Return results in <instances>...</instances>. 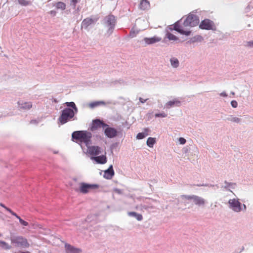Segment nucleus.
Wrapping results in <instances>:
<instances>
[{"instance_id": "nucleus-32", "label": "nucleus", "mask_w": 253, "mask_h": 253, "mask_svg": "<svg viewBox=\"0 0 253 253\" xmlns=\"http://www.w3.org/2000/svg\"><path fill=\"white\" fill-rule=\"evenodd\" d=\"M65 104L67 107H68V108L71 107V109H73L75 111V112H78V108L74 102H67Z\"/></svg>"}, {"instance_id": "nucleus-54", "label": "nucleus", "mask_w": 253, "mask_h": 253, "mask_svg": "<svg viewBox=\"0 0 253 253\" xmlns=\"http://www.w3.org/2000/svg\"><path fill=\"white\" fill-rule=\"evenodd\" d=\"M0 206L1 207H2L4 208V209H5V208H6V206H5V205H4V204H2V203H0Z\"/></svg>"}, {"instance_id": "nucleus-39", "label": "nucleus", "mask_w": 253, "mask_h": 253, "mask_svg": "<svg viewBox=\"0 0 253 253\" xmlns=\"http://www.w3.org/2000/svg\"><path fill=\"white\" fill-rule=\"evenodd\" d=\"M19 222L23 226H27L28 225V223L25 221H24V220H23L22 218H19Z\"/></svg>"}, {"instance_id": "nucleus-4", "label": "nucleus", "mask_w": 253, "mask_h": 253, "mask_svg": "<svg viewBox=\"0 0 253 253\" xmlns=\"http://www.w3.org/2000/svg\"><path fill=\"white\" fill-rule=\"evenodd\" d=\"M181 19L182 21L181 25L185 30H187L188 27H195L199 23V17L192 13H190L185 19H184V17Z\"/></svg>"}, {"instance_id": "nucleus-55", "label": "nucleus", "mask_w": 253, "mask_h": 253, "mask_svg": "<svg viewBox=\"0 0 253 253\" xmlns=\"http://www.w3.org/2000/svg\"><path fill=\"white\" fill-rule=\"evenodd\" d=\"M20 253H30L28 251H26V252H22Z\"/></svg>"}, {"instance_id": "nucleus-50", "label": "nucleus", "mask_w": 253, "mask_h": 253, "mask_svg": "<svg viewBox=\"0 0 253 253\" xmlns=\"http://www.w3.org/2000/svg\"><path fill=\"white\" fill-rule=\"evenodd\" d=\"M50 13L51 15L53 16H55L56 14V12L55 10H51L50 11Z\"/></svg>"}, {"instance_id": "nucleus-52", "label": "nucleus", "mask_w": 253, "mask_h": 253, "mask_svg": "<svg viewBox=\"0 0 253 253\" xmlns=\"http://www.w3.org/2000/svg\"><path fill=\"white\" fill-rule=\"evenodd\" d=\"M242 210H243V211H246L247 209V207L245 204H243V205L242 204Z\"/></svg>"}, {"instance_id": "nucleus-27", "label": "nucleus", "mask_w": 253, "mask_h": 253, "mask_svg": "<svg viewBox=\"0 0 253 253\" xmlns=\"http://www.w3.org/2000/svg\"><path fill=\"white\" fill-rule=\"evenodd\" d=\"M128 215L135 217L138 221H141L143 219V216L141 214L137 213L134 211L128 212Z\"/></svg>"}, {"instance_id": "nucleus-31", "label": "nucleus", "mask_w": 253, "mask_h": 253, "mask_svg": "<svg viewBox=\"0 0 253 253\" xmlns=\"http://www.w3.org/2000/svg\"><path fill=\"white\" fill-rule=\"evenodd\" d=\"M170 62L173 68H177L179 66V62L178 60L175 57H172L170 59Z\"/></svg>"}, {"instance_id": "nucleus-24", "label": "nucleus", "mask_w": 253, "mask_h": 253, "mask_svg": "<svg viewBox=\"0 0 253 253\" xmlns=\"http://www.w3.org/2000/svg\"><path fill=\"white\" fill-rule=\"evenodd\" d=\"M150 131V129L148 128H145L144 129V131L142 132H139L137 134L136 138L137 139H142L145 138L146 136L149 135L148 132Z\"/></svg>"}, {"instance_id": "nucleus-16", "label": "nucleus", "mask_w": 253, "mask_h": 253, "mask_svg": "<svg viewBox=\"0 0 253 253\" xmlns=\"http://www.w3.org/2000/svg\"><path fill=\"white\" fill-rule=\"evenodd\" d=\"M65 248L66 253H81L82 252L80 249L75 248L68 244H65Z\"/></svg>"}, {"instance_id": "nucleus-44", "label": "nucleus", "mask_w": 253, "mask_h": 253, "mask_svg": "<svg viewBox=\"0 0 253 253\" xmlns=\"http://www.w3.org/2000/svg\"><path fill=\"white\" fill-rule=\"evenodd\" d=\"M101 123L100 124H101V127H109V126L105 124V123H104L103 121H101Z\"/></svg>"}, {"instance_id": "nucleus-7", "label": "nucleus", "mask_w": 253, "mask_h": 253, "mask_svg": "<svg viewBox=\"0 0 253 253\" xmlns=\"http://www.w3.org/2000/svg\"><path fill=\"white\" fill-rule=\"evenodd\" d=\"M229 208L236 212H239L242 211V204L239 199L234 198L228 201Z\"/></svg>"}, {"instance_id": "nucleus-8", "label": "nucleus", "mask_w": 253, "mask_h": 253, "mask_svg": "<svg viewBox=\"0 0 253 253\" xmlns=\"http://www.w3.org/2000/svg\"><path fill=\"white\" fill-rule=\"evenodd\" d=\"M98 19L99 17L97 16L94 15L85 18L82 22V28L87 30L89 26L95 24Z\"/></svg>"}, {"instance_id": "nucleus-53", "label": "nucleus", "mask_w": 253, "mask_h": 253, "mask_svg": "<svg viewBox=\"0 0 253 253\" xmlns=\"http://www.w3.org/2000/svg\"><path fill=\"white\" fill-rule=\"evenodd\" d=\"M5 209L7 211H8V212H9L10 213H11L12 212V211H13L11 209H10L9 208H7V207L5 208Z\"/></svg>"}, {"instance_id": "nucleus-12", "label": "nucleus", "mask_w": 253, "mask_h": 253, "mask_svg": "<svg viewBox=\"0 0 253 253\" xmlns=\"http://www.w3.org/2000/svg\"><path fill=\"white\" fill-rule=\"evenodd\" d=\"M105 135L109 138L115 137L118 134L117 130L111 127H107L104 130Z\"/></svg>"}, {"instance_id": "nucleus-34", "label": "nucleus", "mask_w": 253, "mask_h": 253, "mask_svg": "<svg viewBox=\"0 0 253 253\" xmlns=\"http://www.w3.org/2000/svg\"><path fill=\"white\" fill-rule=\"evenodd\" d=\"M166 37L169 40V41H177L178 40V38L175 36V35H173L172 34L169 33V32H167L166 34Z\"/></svg>"}, {"instance_id": "nucleus-49", "label": "nucleus", "mask_w": 253, "mask_h": 253, "mask_svg": "<svg viewBox=\"0 0 253 253\" xmlns=\"http://www.w3.org/2000/svg\"><path fill=\"white\" fill-rule=\"evenodd\" d=\"M11 214L12 215L15 216L18 219H19V218H20V217L19 216H18L16 213H15L13 211H12V212Z\"/></svg>"}, {"instance_id": "nucleus-35", "label": "nucleus", "mask_w": 253, "mask_h": 253, "mask_svg": "<svg viewBox=\"0 0 253 253\" xmlns=\"http://www.w3.org/2000/svg\"><path fill=\"white\" fill-rule=\"evenodd\" d=\"M194 195H182L181 196V198L182 200H193V198L194 197Z\"/></svg>"}, {"instance_id": "nucleus-5", "label": "nucleus", "mask_w": 253, "mask_h": 253, "mask_svg": "<svg viewBox=\"0 0 253 253\" xmlns=\"http://www.w3.org/2000/svg\"><path fill=\"white\" fill-rule=\"evenodd\" d=\"M77 113L70 108H65L61 111L58 121L62 125H63L72 119H73V120H77V118H74L75 115Z\"/></svg>"}, {"instance_id": "nucleus-10", "label": "nucleus", "mask_w": 253, "mask_h": 253, "mask_svg": "<svg viewBox=\"0 0 253 253\" xmlns=\"http://www.w3.org/2000/svg\"><path fill=\"white\" fill-rule=\"evenodd\" d=\"M214 27L213 22L209 19L202 20L199 25L200 29L207 30H213Z\"/></svg>"}, {"instance_id": "nucleus-30", "label": "nucleus", "mask_w": 253, "mask_h": 253, "mask_svg": "<svg viewBox=\"0 0 253 253\" xmlns=\"http://www.w3.org/2000/svg\"><path fill=\"white\" fill-rule=\"evenodd\" d=\"M54 6H55L56 9H61L62 10H65L66 6V4L64 2L61 1H59L55 3L54 4Z\"/></svg>"}, {"instance_id": "nucleus-41", "label": "nucleus", "mask_w": 253, "mask_h": 253, "mask_svg": "<svg viewBox=\"0 0 253 253\" xmlns=\"http://www.w3.org/2000/svg\"><path fill=\"white\" fill-rule=\"evenodd\" d=\"M246 46L249 47H253V41H248L246 42Z\"/></svg>"}, {"instance_id": "nucleus-15", "label": "nucleus", "mask_w": 253, "mask_h": 253, "mask_svg": "<svg viewBox=\"0 0 253 253\" xmlns=\"http://www.w3.org/2000/svg\"><path fill=\"white\" fill-rule=\"evenodd\" d=\"M181 105V102L177 98H175L172 100L168 101L165 105V108L169 109L174 106L179 107Z\"/></svg>"}, {"instance_id": "nucleus-11", "label": "nucleus", "mask_w": 253, "mask_h": 253, "mask_svg": "<svg viewBox=\"0 0 253 253\" xmlns=\"http://www.w3.org/2000/svg\"><path fill=\"white\" fill-rule=\"evenodd\" d=\"M161 38L155 36L151 38H144L140 42H144L145 46H146L159 42L161 41Z\"/></svg>"}, {"instance_id": "nucleus-3", "label": "nucleus", "mask_w": 253, "mask_h": 253, "mask_svg": "<svg viewBox=\"0 0 253 253\" xmlns=\"http://www.w3.org/2000/svg\"><path fill=\"white\" fill-rule=\"evenodd\" d=\"M117 21L115 17L113 15H109L105 16L103 21V25L107 28L105 35L109 37L114 31Z\"/></svg>"}, {"instance_id": "nucleus-37", "label": "nucleus", "mask_w": 253, "mask_h": 253, "mask_svg": "<svg viewBox=\"0 0 253 253\" xmlns=\"http://www.w3.org/2000/svg\"><path fill=\"white\" fill-rule=\"evenodd\" d=\"M19 3L22 5H27L29 4V2L26 0H18Z\"/></svg>"}, {"instance_id": "nucleus-22", "label": "nucleus", "mask_w": 253, "mask_h": 253, "mask_svg": "<svg viewBox=\"0 0 253 253\" xmlns=\"http://www.w3.org/2000/svg\"><path fill=\"white\" fill-rule=\"evenodd\" d=\"M150 6V3L147 0H142L139 5V7L141 10H147Z\"/></svg>"}, {"instance_id": "nucleus-20", "label": "nucleus", "mask_w": 253, "mask_h": 253, "mask_svg": "<svg viewBox=\"0 0 253 253\" xmlns=\"http://www.w3.org/2000/svg\"><path fill=\"white\" fill-rule=\"evenodd\" d=\"M225 185L222 186L221 188L225 190L230 191L231 192H233L231 190V189H235L236 186V184L235 183L233 182H229L225 180L224 181Z\"/></svg>"}, {"instance_id": "nucleus-33", "label": "nucleus", "mask_w": 253, "mask_h": 253, "mask_svg": "<svg viewBox=\"0 0 253 253\" xmlns=\"http://www.w3.org/2000/svg\"><path fill=\"white\" fill-rule=\"evenodd\" d=\"M156 143V138L154 137H149L147 140V145L148 147L152 148Z\"/></svg>"}, {"instance_id": "nucleus-21", "label": "nucleus", "mask_w": 253, "mask_h": 253, "mask_svg": "<svg viewBox=\"0 0 253 253\" xmlns=\"http://www.w3.org/2000/svg\"><path fill=\"white\" fill-rule=\"evenodd\" d=\"M18 106L23 109H30L32 107V104L31 102H25L23 101H19L18 102Z\"/></svg>"}, {"instance_id": "nucleus-48", "label": "nucleus", "mask_w": 253, "mask_h": 253, "mask_svg": "<svg viewBox=\"0 0 253 253\" xmlns=\"http://www.w3.org/2000/svg\"><path fill=\"white\" fill-rule=\"evenodd\" d=\"M198 186H209V185L207 184H203L198 185ZM210 186L211 187H213L214 185L211 184V185H210Z\"/></svg>"}, {"instance_id": "nucleus-56", "label": "nucleus", "mask_w": 253, "mask_h": 253, "mask_svg": "<svg viewBox=\"0 0 253 253\" xmlns=\"http://www.w3.org/2000/svg\"><path fill=\"white\" fill-rule=\"evenodd\" d=\"M230 94L232 95H235V92H233V91H231Z\"/></svg>"}, {"instance_id": "nucleus-18", "label": "nucleus", "mask_w": 253, "mask_h": 253, "mask_svg": "<svg viewBox=\"0 0 253 253\" xmlns=\"http://www.w3.org/2000/svg\"><path fill=\"white\" fill-rule=\"evenodd\" d=\"M114 175V171L113 166L110 165L109 168L104 171V177L107 179H111Z\"/></svg>"}, {"instance_id": "nucleus-6", "label": "nucleus", "mask_w": 253, "mask_h": 253, "mask_svg": "<svg viewBox=\"0 0 253 253\" xmlns=\"http://www.w3.org/2000/svg\"><path fill=\"white\" fill-rule=\"evenodd\" d=\"M182 19L177 21L173 25H171L168 27L169 30H175L181 35L188 36L190 35L191 31L190 30H185L183 28V26L181 25Z\"/></svg>"}, {"instance_id": "nucleus-51", "label": "nucleus", "mask_w": 253, "mask_h": 253, "mask_svg": "<svg viewBox=\"0 0 253 253\" xmlns=\"http://www.w3.org/2000/svg\"><path fill=\"white\" fill-rule=\"evenodd\" d=\"M38 123V122L37 120H32L30 122V124H37Z\"/></svg>"}, {"instance_id": "nucleus-14", "label": "nucleus", "mask_w": 253, "mask_h": 253, "mask_svg": "<svg viewBox=\"0 0 253 253\" xmlns=\"http://www.w3.org/2000/svg\"><path fill=\"white\" fill-rule=\"evenodd\" d=\"M154 200H150L146 199L145 201L142 203L143 208L144 211H149L151 210L154 209V207L152 202H155Z\"/></svg>"}, {"instance_id": "nucleus-23", "label": "nucleus", "mask_w": 253, "mask_h": 253, "mask_svg": "<svg viewBox=\"0 0 253 253\" xmlns=\"http://www.w3.org/2000/svg\"><path fill=\"white\" fill-rule=\"evenodd\" d=\"M225 121H228L240 124L241 123V119L236 117L233 115H228L224 119Z\"/></svg>"}, {"instance_id": "nucleus-36", "label": "nucleus", "mask_w": 253, "mask_h": 253, "mask_svg": "<svg viewBox=\"0 0 253 253\" xmlns=\"http://www.w3.org/2000/svg\"><path fill=\"white\" fill-rule=\"evenodd\" d=\"M155 117H157V118H158V117L165 118V117H167V114H166L164 112L161 113H156V114H155Z\"/></svg>"}, {"instance_id": "nucleus-46", "label": "nucleus", "mask_w": 253, "mask_h": 253, "mask_svg": "<svg viewBox=\"0 0 253 253\" xmlns=\"http://www.w3.org/2000/svg\"><path fill=\"white\" fill-rule=\"evenodd\" d=\"M220 96H223V97H227V94L225 91H223L222 92L220 93Z\"/></svg>"}, {"instance_id": "nucleus-38", "label": "nucleus", "mask_w": 253, "mask_h": 253, "mask_svg": "<svg viewBox=\"0 0 253 253\" xmlns=\"http://www.w3.org/2000/svg\"><path fill=\"white\" fill-rule=\"evenodd\" d=\"M135 209L137 210H138V211H144V209L143 208L142 203L140 204V205H137L135 207Z\"/></svg>"}, {"instance_id": "nucleus-13", "label": "nucleus", "mask_w": 253, "mask_h": 253, "mask_svg": "<svg viewBox=\"0 0 253 253\" xmlns=\"http://www.w3.org/2000/svg\"><path fill=\"white\" fill-rule=\"evenodd\" d=\"M87 150L88 153L92 156H97L101 153V148L97 146H88Z\"/></svg>"}, {"instance_id": "nucleus-28", "label": "nucleus", "mask_w": 253, "mask_h": 253, "mask_svg": "<svg viewBox=\"0 0 253 253\" xmlns=\"http://www.w3.org/2000/svg\"><path fill=\"white\" fill-rule=\"evenodd\" d=\"M0 247L4 250H9L12 249V246L4 241L0 240Z\"/></svg>"}, {"instance_id": "nucleus-57", "label": "nucleus", "mask_w": 253, "mask_h": 253, "mask_svg": "<svg viewBox=\"0 0 253 253\" xmlns=\"http://www.w3.org/2000/svg\"><path fill=\"white\" fill-rule=\"evenodd\" d=\"M244 250V247H242V249H241V252L243 251Z\"/></svg>"}, {"instance_id": "nucleus-9", "label": "nucleus", "mask_w": 253, "mask_h": 253, "mask_svg": "<svg viewBox=\"0 0 253 253\" xmlns=\"http://www.w3.org/2000/svg\"><path fill=\"white\" fill-rule=\"evenodd\" d=\"M99 187L96 184H88L84 182L80 183V192L83 193H87L90 190L95 189Z\"/></svg>"}, {"instance_id": "nucleus-58", "label": "nucleus", "mask_w": 253, "mask_h": 253, "mask_svg": "<svg viewBox=\"0 0 253 253\" xmlns=\"http://www.w3.org/2000/svg\"><path fill=\"white\" fill-rule=\"evenodd\" d=\"M54 101L56 102V100L55 99L54 100Z\"/></svg>"}, {"instance_id": "nucleus-26", "label": "nucleus", "mask_w": 253, "mask_h": 253, "mask_svg": "<svg viewBox=\"0 0 253 253\" xmlns=\"http://www.w3.org/2000/svg\"><path fill=\"white\" fill-rule=\"evenodd\" d=\"M203 40V37L201 36H200V35H197V36H195L193 37H192V38H191V39L187 42V43H195L196 42H200L201 41H202Z\"/></svg>"}, {"instance_id": "nucleus-43", "label": "nucleus", "mask_w": 253, "mask_h": 253, "mask_svg": "<svg viewBox=\"0 0 253 253\" xmlns=\"http://www.w3.org/2000/svg\"><path fill=\"white\" fill-rule=\"evenodd\" d=\"M178 140L181 144H184L186 143L185 139L183 137H180Z\"/></svg>"}, {"instance_id": "nucleus-17", "label": "nucleus", "mask_w": 253, "mask_h": 253, "mask_svg": "<svg viewBox=\"0 0 253 253\" xmlns=\"http://www.w3.org/2000/svg\"><path fill=\"white\" fill-rule=\"evenodd\" d=\"M91 159L95 161L97 164H104L107 162V158L105 155L99 156H92Z\"/></svg>"}, {"instance_id": "nucleus-42", "label": "nucleus", "mask_w": 253, "mask_h": 253, "mask_svg": "<svg viewBox=\"0 0 253 253\" xmlns=\"http://www.w3.org/2000/svg\"><path fill=\"white\" fill-rule=\"evenodd\" d=\"M231 105L233 108H237L238 106V103L236 100H232L231 102Z\"/></svg>"}, {"instance_id": "nucleus-29", "label": "nucleus", "mask_w": 253, "mask_h": 253, "mask_svg": "<svg viewBox=\"0 0 253 253\" xmlns=\"http://www.w3.org/2000/svg\"><path fill=\"white\" fill-rule=\"evenodd\" d=\"M106 104V103L103 101H98L90 103L89 104V106L91 108H93L100 105H105Z\"/></svg>"}, {"instance_id": "nucleus-19", "label": "nucleus", "mask_w": 253, "mask_h": 253, "mask_svg": "<svg viewBox=\"0 0 253 253\" xmlns=\"http://www.w3.org/2000/svg\"><path fill=\"white\" fill-rule=\"evenodd\" d=\"M193 201L196 205L198 206H204L206 204V200L204 198L197 195H194Z\"/></svg>"}, {"instance_id": "nucleus-25", "label": "nucleus", "mask_w": 253, "mask_h": 253, "mask_svg": "<svg viewBox=\"0 0 253 253\" xmlns=\"http://www.w3.org/2000/svg\"><path fill=\"white\" fill-rule=\"evenodd\" d=\"M101 120L100 119H95L92 121V125L91 128V130H94L101 127Z\"/></svg>"}, {"instance_id": "nucleus-59", "label": "nucleus", "mask_w": 253, "mask_h": 253, "mask_svg": "<svg viewBox=\"0 0 253 253\" xmlns=\"http://www.w3.org/2000/svg\"><path fill=\"white\" fill-rule=\"evenodd\" d=\"M2 236L1 234L0 233V237Z\"/></svg>"}, {"instance_id": "nucleus-40", "label": "nucleus", "mask_w": 253, "mask_h": 253, "mask_svg": "<svg viewBox=\"0 0 253 253\" xmlns=\"http://www.w3.org/2000/svg\"><path fill=\"white\" fill-rule=\"evenodd\" d=\"M71 1V5H72L74 8H75L76 4L78 2L77 0H70Z\"/></svg>"}, {"instance_id": "nucleus-2", "label": "nucleus", "mask_w": 253, "mask_h": 253, "mask_svg": "<svg viewBox=\"0 0 253 253\" xmlns=\"http://www.w3.org/2000/svg\"><path fill=\"white\" fill-rule=\"evenodd\" d=\"M10 240L13 247L26 249L30 247V244L27 239L23 236L20 235H10Z\"/></svg>"}, {"instance_id": "nucleus-45", "label": "nucleus", "mask_w": 253, "mask_h": 253, "mask_svg": "<svg viewBox=\"0 0 253 253\" xmlns=\"http://www.w3.org/2000/svg\"><path fill=\"white\" fill-rule=\"evenodd\" d=\"M114 191L116 193H118L119 194H121L122 193V190L121 189H119L116 188V189H114Z\"/></svg>"}, {"instance_id": "nucleus-1", "label": "nucleus", "mask_w": 253, "mask_h": 253, "mask_svg": "<svg viewBox=\"0 0 253 253\" xmlns=\"http://www.w3.org/2000/svg\"><path fill=\"white\" fill-rule=\"evenodd\" d=\"M72 137L73 139L84 143L86 147L91 144L92 134L90 132L84 130L75 131L72 133Z\"/></svg>"}, {"instance_id": "nucleus-47", "label": "nucleus", "mask_w": 253, "mask_h": 253, "mask_svg": "<svg viewBox=\"0 0 253 253\" xmlns=\"http://www.w3.org/2000/svg\"><path fill=\"white\" fill-rule=\"evenodd\" d=\"M139 101H140V102L141 103H145V102L147 100V99H143V98H141V97H139Z\"/></svg>"}]
</instances>
